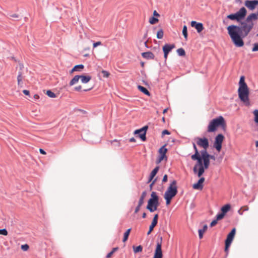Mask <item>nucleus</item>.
I'll return each mask as SVG.
<instances>
[{
  "label": "nucleus",
  "instance_id": "nucleus-1",
  "mask_svg": "<svg viewBox=\"0 0 258 258\" xmlns=\"http://www.w3.org/2000/svg\"><path fill=\"white\" fill-rule=\"evenodd\" d=\"M249 89L245 82L244 76H242L240 78L239 82V88L238 89V96L240 100L244 103H249Z\"/></svg>",
  "mask_w": 258,
  "mask_h": 258
},
{
  "label": "nucleus",
  "instance_id": "nucleus-2",
  "mask_svg": "<svg viewBox=\"0 0 258 258\" xmlns=\"http://www.w3.org/2000/svg\"><path fill=\"white\" fill-rule=\"evenodd\" d=\"M219 126L222 127L225 126L224 118L221 116L213 119L210 122L207 131L209 133L214 132L217 130V127Z\"/></svg>",
  "mask_w": 258,
  "mask_h": 258
},
{
  "label": "nucleus",
  "instance_id": "nucleus-3",
  "mask_svg": "<svg viewBox=\"0 0 258 258\" xmlns=\"http://www.w3.org/2000/svg\"><path fill=\"white\" fill-rule=\"evenodd\" d=\"M159 205V197L157 195L156 192L153 191L151 195V198L148 201L146 208L150 212H153L157 210Z\"/></svg>",
  "mask_w": 258,
  "mask_h": 258
},
{
  "label": "nucleus",
  "instance_id": "nucleus-4",
  "mask_svg": "<svg viewBox=\"0 0 258 258\" xmlns=\"http://www.w3.org/2000/svg\"><path fill=\"white\" fill-rule=\"evenodd\" d=\"M247 13L246 9L244 7L241 8L238 11L234 14H231L227 16V18L232 20L236 21L238 22H242Z\"/></svg>",
  "mask_w": 258,
  "mask_h": 258
},
{
  "label": "nucleus",
  "instance_id": "nucleus-5",
  "mask_svg": "<svg viewBox=\"0 0 258 258\" xmlns=\"http://www.w3.org/2000/svg\"><path fill=\"white\" fill-rule=\"evenodd\" d=\"M176 184V181L175 180H173L165 192L164 196L172 198L174 197L178 192Z\"/></svg>",
  "mask_w": 258,
  "mask_h": 258
},
{
  "label": "nucleus",
  "instance_id": "nucleus-6",
  "mask_svg": "<svg viewBox=\"0 0 258 258\" xmlns=\"http://www.w3.org/2000/svg\"><path fill=\"white\" fill-rule=\"evenodd\" d=\"M162 237H160V239L157 241V245L155 249L153 258H162L163 253L162 251Z\"/></svg>",
  "mask_w": 258,
  "mask_h": 258
},
{
  "label": "nucleus",
  "instance_id": "nucleus-7",
  "mask_svg": "<svg viewBox=\"0 0 258 258\" xmlns=\"http://www.w3.org/2000/svg\"><path fill=\"white\" fill-rule=\"evenodd\" d=\"M224 139V137L221 134H218L215 138L214 147L218 152H220L222 149V144Z\"/></svg>",
  "mask_w": 258,
  "mask_h": 258
},
{
  "label": "nucleus",
  "instance_id": "nucleus-8",
  "mask_svg": "<svg viewBox=\"0 0 258 258\" xmlns=\"http://www.w3.org/2000/svg\"><path fill=\"white\" fill-rule=\"evenodd\" d=\"M197 144L203 149H207L209 146L208 139L206 138L197 137L195 139Z\"/></svg>",
  "mask_w": 258,
  "mask_h": 258
},
{
  "label": "nucleus",
  "instance_id": "nucleus-9",
  "mask_svg": "<svg viewBox=\"0 0 258 258\" xmlns=\"http://www.w3.org/2000/svg\"><path fill=\"white\" fill-rule=\"evenodd\" d=\"M159 155L156 160V164H159L164 159L167 160V157L166 154L167 152V149L165 148V145L163 146L159 150Z\"/></svg>",
  "mask_w": 258,
  "mask_h": 258
},
{
  "label": "nucleus",
  "instance_id": "nucleus-10",
  "mask_svg": "<svg viewBox=\"0 0 258 258\" xmlns=\"http://www.w3.org/2000/svg\"><path fill=\"white\" fill-rule=\"evenodd\" d=\"M191 159L194 161H197V163L195 164L193 168L194 172H196L197 171V168H198V167L203 166V160L201 157H200V154L191 155Z\"/></svg>",
  "mask_w": 258,
  "mask_h": 258
},
{
  "label": "nucleus",
  "instance_id": "nucleus-11",
  "mask_svg": "<svg viewBox=\"0 0 258 258\" xmlns=\"http://www.w3.org/2000/svg\"><path fill=\"white\" fill-rule=\"evenodd\" d=\"M244 6L250 11H253L258 6V0H246Z\"/></svg>",
  "mask_w": 258,
  "mask_h": 258
},
{
  "label": "nucleus",
  "instance_id": "nucleus-12",
  "mask_svg": "<svg viewBox=\"0 0 258 258\" xmlns=\"http://www.w3.org/2000/svg\"><path fill=\"white\" fill-rule=\"evenodd\" d=\"M191 26L195 28L198 33L201 32L204 29V26L202 23H199L195 21L191 22Z\"/></svg>",
  "mask_w": 258,
  "mask_h": 258
},
{
  "label": "nucleus",
  "instance_id": "nucleus-13",
  "mask_svg": "<svg viewBox=\"0 0 258 258\" xmlns=\"http://www.w3.org/2000/svg\"><path fill=\"white\" fill-rule=\"evenodd\" d=\"M236 232V229L235 228H233L231 231L228 233L227 238L225 241L231 243L232 242L233 238L234 237V235L235 234Z\"/></svg>",
  "mask_w": 258,
  "mask_h": 258
},
{
  "label": "nucleus",
  "instance_id": "nucleus-14",
  "mask_svg": "<svg viewBox=\"0 0 258 258\" xmlns=\"http://www.w3.org/2000/svg\"><path fill=\"white\" fill-rule=\"evenodd\" d=\"M205 181L204 177H201L198 182L193 185V188L196 189H201L203 188V183Z\"/></svg>",
  "mask_w": 258,
  "mask_h": 258
},
{
  "label": "nucleus",
  "instance_id": "nucleus-15",
  "mask_svg": "<svg viewBox=\"0 0 258 258\" xmlns=\"http://www.w3.org/2000/svg\"><path fill=\"white\" fill-rule=\"evenodd\" d=\"M175 46L174 44H165L163 47V52H166L167 53H169L172 49L175 48Z\"/></svg>",
  "mask_w": 258,
  "mask_h": 258
},
{
  "label": "nucleus",
  "instance_id": "nucleus-16",
  "mask_svg": "<svg viewBox=\"0 0 258 258\" xmlns=\"http://www.w3.org/2000/svg\"><path fill=\"white\" fill-rule=\"evenodd\" d=\"M148 128V125H145L141 128V130L143 133L139 135V137L143 141H145L146 140V134Z\"/></svg>",
  "mask_w": 258,
  "mask_h": 258
},
{
  "label": "nucleus",
  "instance_id": "nucleus-17",
  "mask_svg": "<svg viewBox=\"0 0 258 258\" xmlns=\"http://www.w3.org/2000/svg\"><path fill=\"white\" fill-rule=\"evenodd\" d=\"M207 149H203L200 151V157L203 159V160L209 159L210 154L207 152Z\"/></svg>",
  "mask_w": 258,
  "mask_h": 258
},
{
  "label": "nucleus",
  "instance_id": "nucleus-18",
  "mask_svg": "<svg viewBox=\"0 0 258 258\" xmlns=\"http://www.w3.org/2000/svg\"><path fill=\"white\" fill-rule=\"evenodd\" d=\"M159 169V166H156L151 172L148 182H150L157 173Z\"/></svg>",
  "mask_w": 258,
  "mask_h": 258
},
{
  "label": "nucleus",
  "instance_id": "nucleus-19",
  "mask_svg": "<svg viewBox=\"0 0 258 258\" xmlns=\"http://www.w3.org/2000/svg\"><path fill=\"white\" fill-rule=\"evenodd\" d=\"M142 56L146 59H154V54L150 51L145 52L142 53Z\"/></svg>",
  "mask_w": 258,
  "mask_h": 258
},
{
  "label": "nucleus",
  "instance_id": "nucleus-20",
  "mask_svg": "<svg viewBox=\"0 0 258 258\" xmlns=\"http://www.w3.org/2000/svg\"><path fill=\"white\" fill-rule=\"evenodd\" d=\"M81 81L82 83L86 84L91 80V77L90 76L80 75Z\"/></svg>",
  "mask_w": 258,
  "mask_h": 258
},
{
  "label": "nucleus",
  "instance_id": "nucleus-21",
  "mask_svg": "<svg viewBox=\"0 0 258 258\" xmlns=\"http://www.w3.org/2000/svg\"><path fill=\"white\" fill-rule=\"evenodd\" d=\"M205 169H206L203 166L198 167V168H197V171L194 172V173L197 174L198 176L200 177L204 173Z\"/></svg>",
  "mask_w": 258,
  "mask_h": 258
},
{
  "label": "nucleus",
  "instance_id": "nucleus-22",
  "mask_svg": "<svg viewBox=\"0 0 258 258\" xmlns=\"http://www.w3.org/2000/svg\"><path fill=\"white\" fill-rule=\"evenodd\" d=\"M138 89L141 91L142 92V93H143L144 94H145V95H147V96H150V92L147 90V88H146L145 87L142 86H141V85H138Z\"/></svg>",
  "mask_w": 258,
  "mask_h": 258
},
{
  "label": "nucleus",
  "instance_id": "nucleus-23",
  "mask_svg": "<svg viewBox=\"0 0 258 258\" xmlns=\"http://www.w3.org/2000/svg\"><path fill=\"white\" fill-rule=\"evenodd\" d=\"M80 78V75H76L70 82L69 85L70 86H73L77 84Z\"/></svg>",
  "mask_w": 258,
  "mask_h": 258
},
{
  "label": "nucleus",
  "instance_id": "nucleus-24",
  "mask_svg": "<svg viewBox=\"0 0 258 258\" xmlns=\"http://www.w3.org/2000/svg\"><path fill=\"white\" fill-rule=\"evenodd\" d=\"M84 68V66L83 64H78L74 66V67L72 69L71 73H73L76 71H81Z\"/></svg>",
  "mask_w": 258,
  "mask_h": 258
},
{
  "label": "nucleus",
  "instance_id": "nucleus-25",
  "mask_svg": "<svg viewBox=\"0 0 258 258\" xmlns=\"http://www.w3.org/2000/svg\"><path fill=\"white\" fill-rule=\"evenodd\" d=\"M230 209V205L229 204H226L223 206L221 208V212L225 215V214L228 212Z\"/></svg>",
  "mask_w": 258,
  "mask_h": 258
},
{
  "label": "nucleus",
  "instance_id": "nucleus-26",
  "mask_svg": "<svg viewBox=\"0 0 258 258\" xmlns=\"http://www.w3.org/2000/svg\"><path fill=\"white\" fill-rule=\"evenodd\" d=\"M147 195V192L146 191H144L142 192L141 196L140 197V198L139 199L138 203L140 205H142L144 203V200L145 198L146 197Z\"/></svg>",
  "mask_w": 258,
  "mask_h": 258
},
{
  "label": "nucleus",
  "instance_id": "nucleus-27",
  "mask_svg": "<svg viewBox=\"0 0 258 258\" xmlns=\"http://www.w3.org/2000/svg\"><path fill=\"white\" fill-rule=\"evenodd\" d=\"M131 231V228L128 229L124 233L123 235V238L122 239L123 242H125L128 237V236L130 235V232Z\"/></svg>",
  "mask_w": 258,
  "mask_h": 258
},
{
  "label": "nucleus",
  "instance_id": "nucleus-28",
  "mask_svg": "<svg viewBox=\"0 0 258 258\" xmlns=\"http://www.w3.org/2000/svg\"><path fill=\"white\" fill-rule=\"evenodd\" d=\"M157 224V223L155 222L154 221L152 222L151 224L149 227V230L147 232V235H149L152 232V231L153 230L154 228Z\"/></svg>",
  "mask_w": 258,
  "mask_h": 258
},
{
  "label": "nucleus",
  "instance_id": "nucleus-29",
  "mask_svg": "<svg viewBox=\"0 0 258 258\" xmlns=\"http://www.w3.org/2000/svg\"><path fill=\"white\" fill-rule=\"evenodd\" d=\"M182 34L186 40L187 39V29L186 25H184L182 29Z\"/></svg>",
  "mask_w": 258,
  "mask_h": 258
},
{
  "label": "nucleus",
  "instance_id": "nucleus-30",
  "mask_svg": "<svg viewBox=\"0 0 258 258\" xmlns=\"http://www.w3.org/2000/svg\"><path fill=\"white\" fill-rule=\"evenodd\" d=\"M177 53H178V55L181 56H183L185 55V50L182 48H178L177 50Z\"/></svg>",
  "mask_w": 258,
  "mask_h": 258
},
{
  "label": "nucleus",
  "instance_id": "nucleus-31",
  "mask_svg": "<svg viewBox=\"0 0 258 258\" xmlns=\"http://www.w3.org/2000/svg\"><path fill=\"white\" fill-rule=\"evenodd\" d=\"M164 32L162 29L158 30L157 33V37L158 39H162L163 37Z\"/></svg>",
  "mask_w": 258,
  "mask_h": 258
},
{
  "label": "nucleus",
  "instance_id": "nucleus-32",
  "mask_svg": "<svg viewBox=\"0 0 258 258\" xmlns=\"http://www.w3.org/2000/svg\"><path fill=\"white\" fill-rule=\"evenodd\" d=\"M210 161L209 159H206V160H203V166L207 169L210 166Z\"/></svg>",
  "mask_w": 258,
  "mask_h": 258
},
{
  "label": "nucleus",
  "instance_id": "nucleus-33",
  "mask_svg": "<svg viewBox=\"0 0 258 258\" xmlns=\"http://www.w3.org/2000/svg\"><path fill=\"white\" fill-rule=\"evenodd\" d=\"M118 249V247H114V248H113V249H112V250L109 252L107 255H106V257L107 258H110L111 257L112 254L113 253H114L116 250H117Z\"/></svg>",
  "mask_w": 258,
  "mask_h": 258
},
{
  "label": "nucleus",
  "instance_id": "nucleus-34",
  "mask_svg": "<svg viewBox=\"0 0 258 258\" xmlns=\"http://www.w3.org/2000/svg\"><path fill=\"white\" fill-rule=\"evenodd\" d=\"M159 21V20L154 17H152L150 18V20H149V22L151 24H154L155 23H156L157 22H158Z\"/></svg>",
  "mask_w": 258,
  "mask_h": 258
},
{
  "label": "nucleus",
  "instance_id": "nucleus-35",
  "mask_svg": "<svg viewBox=\"0 0 258 258\" xmlns=\"http://www.w3.org/2000/svg\"><path fill=\"white\" fill-rule=\"evenodd\" d=\"M143 247L141 245H139L136 247H134V251L135 253L141 252L142 251Z\"/></svg>",
  "mask_w": 258,
  "mask_h": 258
},
{
  "label": "nucleus",
  "instance_id": "nucleus-36",
  "mask_svg": "<svg viewBox=\"0 0 258 258\" xmlns=\"http://www.w3.org/2000/svg\"><path fill=\"white\" fill-rule=\"evenodd\" d=\"M224 216H225V214H223L222 212L217 214L216 216V220L218 221V220H221L223 218Z\"/></svg>",
  "mask_w": 258,
  "mask_h": 258
},
{
  "label": "nucleus",
  "instance_id": "nucleus-37",
  "mask_svg": "<svg viewBox=\"0 0 258 258\" xmlns=\"http://www.w3.org/2000/svg\"><path fill=\"white\" fill-rule=\"evenodd\" d=\"M253 114L254 115V121L258 124V110L255 109L253 111Z\"/></svg>",
  "mask_w": 258,
  "mask_h": 258
},
{
  "label": "nucleus",
  "instance_id": "nucleus-38",
  "mask_svg": "<svg viewBox=\"0 0 258 258\" xmlns=\"http://www.w3.org/2000/svg\"><path fill=\"white\" fill-rule=\"evenodd\" d=\"M46 94L50 98H55L56 97V95L51 90H47Z\"/></svg>",
  "mask_w": 258,
  "mask_h": 258
},
{
  "label": "nucleus",
  "instance_id": "nucleus-39",
  "mask_svg": "<svg viewBox=\"0 0 258 258\" xmlns=\"http://www.w3.org/2000/svg\"><path fill=\"white\" fill-rule=\"evenodd\" d=\"M231 244V243L225 241V251L226 252L227 254L228 253L229 247Z\"/></svg>",
  "mask_w": 258,
  "mask_h": 258
},
{
  "label": "nucleus",
  "instance_id": "nucleus-40",
  "mask_svg": "<svg viewBox=\"0 0 258 258\" xmlns=\"http://www.w3.org/2000/svg\"><path fill=\"white\" fill-rule=\"evenodd\" d=\"M164 199L166 200V204L167 205H169L170 204L171 201V200L173 198L169 197H167V196H164Z\"/></svg>",
  "mask_w": 258,
  "mask_h": 258
},
{
  "label": "nucleus",
  "instance_id": "nucleus-41",
  "mask_svg": "<svg viewBox=\"0 0 258 258\" xmlns=\"http://www.w3.org/2000/svg\"><path fill=\"white\" fill-rule=\"evenodd\" d=\"M192 146H193V148L195 151V154H193L192 155H196L197 154L198 155L200 154V152H199V150H198L197 146L195 143H192Z\"/></svg>",
  "mask_w": 258,
  "mask_h": 258
},
{
  "label": "nucleus",
  "instance_id": "nucleus-42",
  "mask_svg": "<svg viewBox=\"0 0 258 258\" xmlns=\"http://www.w3.org/2000/svg\"><path fill=\"white\" fill-rule=\"evenodd\" d=\"M111 144L115 147H119V146H120V142L116 140L112 141L111 142Z\"/></svg>",
  "mask_w": 258,
  "mask_h": 258
},
{
  "label": "nucleus",
  "instance_id": "nucleus-43",
  "mask_svg": "<svg viewBox=\"0 0 258 258\" xmlns=\"http://www.w3.org/2000/svg\"><path fill=\"white\" fill-rule=\"evenodd\" d=\"M8 231L6 229L4 228V229H0V234L1 235L6 236L8 235Z\"/></svg>",
  "mask_w": 258,
  "mask_h": 258
},
{
  "label": "nucleus",
  "instance_id": "nucleus-44",
  "mask_svg": "<svg viewBox=\"0 0 258 258\" xmlns=\"http://www.w3.org/2000/svg\"><path fill=\"white\" fill-rule=\"evenodd\" d=\"M101 74H102L103 77L104 78H107L110 75L109 72L105 70L102 71Z\"/></svg>",
  "mask_w": 258,
  "mask_h": 258
},
{
  "label": "nucleus",
  "instance_id": "nucleus-45",
  "mask_svg": "<svg viewBox=\"0 0 258 258\" xmlns=\"http://www.w3.org/2000/svg\"><path fill=\"white\" fill-rule=\"evenodd\" d=\"M198 232L200 239H202L203 237V234L205 232L204 230H202V229H199Z\"/></svg>",
  "mask_w": 258,
  "mask_h": 258
},
{
  "label": "nucleus",
  "instance_id": "nucleus-46",
  "mask_svg": "<svg viewBox=\"0 0 258 258\" xmlns=\"http://www.w3.org/2000/svg\"><path fill=\"white\" fill-rule=\"evenodd\" d=\"M258 51V43H254L252 49V51Z\"/></svg>",
  "mask_w": 258,
  "mask_h": 258
},
{
  "label": "nucleus",
  "instance_id": "nucleus-47",
  "mask_svg": "<svg viewBox=\"0 0 258 258\" xmlns=\"http://www.w3.org/2000/svg\"><path fill=\"white\" fill-rule=\"evenodd\" d=\"M29 245L27 244L22 245V246H21L22 249H23L24 251L27 250L29 249Z\"/></svg>",
  "mask_w": 258,
  "mask_h": 258
},
{
  "label": "nucleus",
  "instance_id": "nucleus-48",
  "mask_svg": "<svg viewBox=\"0 0 258 258\" xmlns=\"http://www.w3.org/2000/svg\"><path fill=\"white\" fill-rule=\"evenodd\" d=\"M23 76H22V72L21 71H19L18 72V77H17V80H21L22 81L23 80Z\"/></svg>",
  "mask_w": 258,
  "mask_h": 258
},
{
  "label": "nucleus",
  "instance_id": "nucleus-49",
  "mask_svg": "<svg viewBox=\"0 0 258 258\" xmlns=\"http://www.w3.org/2000/svg\"><path fill=\"white\" fill-rule=\"evenodd\" d=\"M217 221L218 220H216V219H214L213 220L212 222L210 224V226L211 227H213L215 225H216L217 223Z\"/></svg>",
  "mask_w": 258,
  "mask_h": 258
},
{
  "label": "nucleus",
  "instance_id": "nucleus-50",
  "mask_svg": "<svg viewBox=\"0 0 258 258\" xmlns=\"http://www.w3.org/2000/svg\"><path fill=\"white\" fill-rule=\"evenodd\" d=\"M158 214H156L154 215L152 221H154L155 222H156L158 223Z\"/></svg>",
  "mask_w": 258,
  "mask_h": 258
},
{
  "label": "nucleus",
  "instance_id": "nucleus-51",
  "mask_svg": "<svg viewBox=\"0 0 258 258\" xmlns=\"http://www.w3.org/2000/svg\"><path fill=\"white\" fill-rule=\"evenodd\" d=\"M170 134V132L167 130H165L163 131V132L162 133V136H164L165 135H169Z\"/></svg>",
  "mask_w": 258,
  "mask_h": 258
},
{
  "label": "nucleus",
  "instance_id": "nucleus-52",
  "mask_svg": "<svg viewBox=\"0 0 258 258\" xmlns=\"http://www.w3.org/2000/svg\"><path fill=\"white\" fill-rule=\"evenodd\" d=\"M142 206V205H140L138 203V205L136 207V208L135 209V213H137L140 211V207Z\"/></svg>",
  "mask_w": 258,
  "mask_h": 258
},
{
  "label": "nucleus",
  "instance_id": "nucleus-53",
  "mask_svg": "<svg viewBox=\"0 0 258 258\" xmlns=\"http://www.w3.org/2000/svg\"><path fill=\"white\" fill-rule=\"evenodd\" d=\"M101 42L98 41L93 43V47L95 48L98 46L101 45Z\"/></svg>",
  "mask_w": 258,
  "mask_h": 258
},
{
  "label": "nucleus",
  "instance_id": "nucleus-54",
  "mask_svg": "<svg viewBox=\"0 0 258 258\" xmlns=\"http://www.w3.org/2000/svg\"><path fill=\"white\" fill-rule=\"evenodd\" d=\"M168 180V176L167 174H165L162 179V182H166Z\"/></svg>",
  "mask_w": 258,
  "mask_h": 258
},
{
  "label": "nucleus",
  "instance_id": "nucleus-55",
  "mask_svg": "<svg viewBox=\"0 0 258 258\" xmlns=\"http://www.w3.org/2000/svg\"><path fill=\"white\" fill-rule=\"evenodd\" d=\"M156 180H157V179L155 178V179H154L153 180L152 183L150 184V190L152 189V187H153V185L155 184V183L156 182Z\"/></svg>",
  "mask_w": 258,
  "mask_h": 258
},
{
  "label": "nucleus",
  "instance_id": "nucleus-56",
  "mask_svg": "<svg viewBox=\"0 0 258 258\" xmlns=\"http://www.w3.org/2000/svg\"><path fill=\"white\" fill-rule=\"evenodd\" d=\"M81 89L82 86L81 85H79L74 88V90L76 91H80L81 90Z\"/></svg>",
  "mask_w": 258,
  "mask_h": 258
},
{
  "label": "nucleus",
  "instance_id": "nucleus-57",
  "mask_svg": "<svg viewBox=\"0 0 258 258\" xmlns=\"http://www.w3.org/2000/svg\"><path fill=\"white\" fill-rule=\"evenodd\" d=\"M143 132H142V131L141 130V128L140 129H139V130H135V132H134V134H139V135L142 133Z\"/></svg>",
  "mask_w": 258,
  "mask_h": 258
},
{
  "label": "nucleus",
  "instance_id": "nucleus-58",
  "mask_svg": "<svg viewBox=\"0 0 258 258\" xmlns=\"http://www.w3.org/2000/svg\"><path fill=\"white\" fill-rule=\"evenodd\" d=\"M10 17H12V18H19V16L17 14H12V15H10Z\"/></svg>",
  "mask_w": 258,
  "mask_h": 258
},
{
  "label": "nucleus",
  "instance_id": "nucleus-59",
  "mask_svg": "<svg viewBox=\"0 0 258 258\" xmlns=\"http://www.w3.org/2000/svg\"><path fill=\"white\" fill-rule=\"evenodd\" d=\"M39 152L42 155H45L46 154V152L43 150L42 149H39Z\"/></svg>",
  "mask_w": 258,
  "mask_h": 258
},
{
  "label": "nucleus",
  "instance_id": "nucleus-60",
  "mask_svg": "<svg viewBox=\"0 0 258 258\" xmlns=\"http://www.w3.org/2000/svg\"><path fill=\"white\" fill-rule=\"evenodd\" d=\"M23 93L26 95H29V91L28 90H24L23 91Z\"/></svg>",
  "mask_w": 258,
  "mask_h": 258
},
{
  "label": "nucleus",
  "instance_id": "nucleus-61",
  "mask_svg": "<svg viewBox=\"0 0 258 258\" xmlns=\"http://www.w3.org/2000/svg\"><path fill=\"white\" fill-rule=\"evenodd\" d=\"M153 15L154 16L159 17L160 15L157 12L156 10H155L153 12Z\"/></svg>",
  "mask_w": 258,
  "mask_h": 258
},
{
  "label": "nucleus",
  "instance_id": "nucleus-62",
  "mask_svg": "<svg viewBox=\"0 0 258 258\" xmlns=\"http://www.w3.org/2000/svg\"><path fill=\"white\" fill-rule=\"evenodd\" d=\"M210 159L215 160V157L214 155H212L210 154L209 157V160H210Z\"/></svg>",
  "mask_w": 258,
  "mask_h": 258
},
{
  "label": "nucleus",
  "instance_id": "nucleus-63",
  "mask_svg": "<svg viewBox=\"0 0 258 258\" xmlns=\"http://www.w3.org/2000/svg\"><path fill=\"white\" fill-rule=\"evenodd\" d=\"M136 139L133 137L130 139V142H136Z\"/></svg>",
  "mask_w": 258,
  "mask_h": 258
},
{
  "label": "nucleus",
  "instance_id": "nucleus-64",
  "mask_svg": "<svg viewBox=\"0 0 258 258\" xmlns=\"http://www.w3.org/2000/svg\"><path fill=\"white\" fill-rule=\"evenodd\" d=\"M207 225H204V226H203V228L202 229V230H204V231L205 232L207 229Z\"/></svg>",
  "mask_w": 258,
  "mask_h": 258
}]
</instances>
